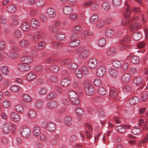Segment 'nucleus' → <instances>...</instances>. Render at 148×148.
<instances>
[{
	"label": "nucleus",
	"mask_w": 148,
	"mask_h": 148,
	"mask_svg": "<svg viewBox=\"0 0 148 148\" xmlns=\"http://www.w3.org/2000/svg\"><path fill=\"white\" fill-rule=\"evenodd\" d=\"M84 86L85 92L88 95H91L94 93V88L89 80H86L84 83Z\"/></svg>",
	"instance_id": "f257e3e1"
},
{
	"label": "nucleus",
	"mask_w": 148,
	"mask_h": 148,
	"mask_svg": "<svg viewBox=\"0 0 148 148\" xmlns=\"http://www.w3.org/2000/svg\"><path fill=\"white\" fill-rule=\"evenodd\" d=\"M76 51L79 54V57L81 59H83L87 57L89 54V50L86 49L82 47H79L76 48Z\"/></svg>",
	"instance_id": "f03ea898"
},
{
	"label": "nucleus",
	"mask_w": 148,
	"mask_h": 148,
	"mask_svg": "<svg viewBox=\"0 0 148 148\" xmlns=\"http://www.w3.org/2000/svg\"><path fill=\"white\" fill-rule=\"evenodd\" d=\"M45 35V33L41 31H36L32 36V41L34 42H38L40 38H42Z\"/></svg>",
	"instance_id": "7ed1b4c3"
},
{
	"label": "nucleus",
	"mask_w": 148,
	"mask_h": 148,
	"mask_svg": "<svg viewBox=\"0 0 148 148\" xmlns=\"http://www.w3.org/2000/svg\"><path fill=\"white\" fill-rule=\"evenodd\" d=\"M46 13L50 18H54L56 16V12L55 10L52 8L49 7L46 10Z\"/></svg>",
	"instance_id": "20e7f679"
},
{
	"label": "nucleus",
	"mask_w": 148,
	"mask_h": 148,
	"mask_svg": "<svg viewBox=\"0 0 148 148\" xmlns=\"http://www.w3.org/2000/svg\"><path fill=\"white\" fill-rule=\"evenodd\" d=\"M30 68L31 66L28 64H19L17 66L18 70L21 71H28Z\"/></svg>",
	"instance_id": "39448f33"
},
{
	"label": "nucleus",
	"mask_w": 148,
	"mask_h": 148,
	"mask_svg": "<svg viewBox=\"0 0 148 148\" xmlns=\"http://www.w3.org/2000/svg\"><path fill=\"white\" fill-rule=\"evenodd\" d=\"M97 64V60L95 58L90 59L88 63V67L90 69H94Z\"/></svg>",
	"instance_id": "423d86ee"
},
{
	"label": "nucleus",
	"mask_w": 148,
	"mask_h": 148,
	"mask_svg": "<svg viewBox=\"0 0 148 148\" xmlns=\"http://www.w3.org/2000/svg\"><path fill=\"white\" fill-rule=\"evenodd\" d=\"M21 60L23 63L29 64L33 61L34 58L32 56H25L21 58Z\"/></svg>",
	"instance_id": "0eeeda50"
},
{
	"label": "nucleus",
	"mask_w": 148,
	"mask_h": 148,
	"mask_svg": "<svg viewBox=\"0 0 148 148\" xmlns=\"http://www.w3.org/2000/svg\"><path fill=\"white\" fill-rule=\"evenodd\" d=\"M62 10L64 14L69 15L73 12V9L71 6L67 5L63 7Z\"/></svg>",
	"instance_id": "6e6552de"
},
{
	"label": "nucleus",
	"mask_w": 148,
	"mask_h": 148,
	"mask_svg": "<svg viewBox=\"0 0 148 148\" xmlns=\"http://www.w3.org/2000/svg\"><path fill=\"white\" fill-rule=\"evenodd\" d=\"M30 24L32 27L34 29H37L39 27L40 23L38 20L35 18H33L31 19Z\"/></svg>",
	"instance_id": "1a4fd4ad"
},
{
	"label": "nucleus",
	"mask_w": 148,
	"mask_h": 148,
	"mask_svg": "<svg viewBox=\"0 0 148 148\" xmlns=\"http://www.w3.org/2000/svg\"><path fill=\"white\" fill-rule=\"evenodd\" d=\"M22 135L25 137L28 138L31 135V130L30 128H25L23 129L21 131Z\"/></svg>",
	"instance_id": "9d476101"
},
{
	"label": "nucleus",
	"mask_w": 148,
	"mask_h": 148,
	"mask_svg": "<svg viewBox=\"0 0 148 148\" xmlns=\"http://www.w3.org/2000/svg\"><path fill=\"white\" fill-rule=\"evenodd\" d=\"M10 117L15 122H19L21 120L20 116L17 113L12 112L10 114Z\"/></svg>",
	"instance_id": "9b49d317"
},
{
	"label": "nucleus",
	"mask_w": 148,
	"mask_h": 148,
	"mask_svg": "<svg viewBox=\"0 0 148 148\" xmlns=\"http://www.w3.org/2000/svg\"><path fill=\"white\" fill-rule=\"evenodd\" d=\"M6 57H8L10 58L13 60H15L19 57L18 54L14 52H9L6 53Z\"/></svg>",
	"instance_id": "f8f14e48"
},
{
	"label": "nucleus",
	"mask_w": 148,
	"mask_h": 148,
	"mask_svg": "<svg viewBox=\"0 0 148 148\" xmlns=\"http://www.w3.org/2000/svg\"><path fill=\"white\" fill-rule=\"evenodd\" d=\"M30 45V42L29 40L22 39L20 40L19 42V45L22 47L25 48L27 47Z\"/></svg>",
	"instance_id": "ddd939ff"
},
{
	"label": "nucleus",
	"mask_w": 148,
	"mask_h": 148,
	"mask_svg": "<svg viewBox=\"0 0 148 148\" xmlns=\"http://www.w3.org/2000/svg\"><path fill=\"white\" fill-rule=\"evenodd\" d=\"M11 126L9 123L5 124L2 128V131L3 133L7 134L9 133L11 130Z\"/></svg>",
	"instance_id": "4468645a"
},
{
	"label": "nucleus",
	"mask_w": 148,
	"mask_h": 148,
	"mask_svg": "<svg viewBox=\"0 0 148 148\" xmlns=\"http://www.w3.org/2000/svg\"><path fill=\"white\" fill-rule=\"evenodd\" d=\"M105 34L107 37L110 38L114 36V32L113 29L109 28L105 30Z\"/></svg>",
	"instance_id": "2eb2a0df"
},
{
	"label": "nucleus",
	"mask_w": 148,
	"mask_h": 148,
	"mask_svg": "<svg viewBox=\"0 0 148 148\" xmlns=\"http://www.w3.org/2000/svg\"><path fill=\"white\" fill-rule=\"evenodd\" d=\"M99 19V17L98 15L96 14H94L92 15L90 18L89 22L91 24H95Z\"/></svg>",
	"instance_id": "dca6fc26"
},
{
	"label": "nucleus",
	"mask_w": 148,
	"mask_h": 148,
	"mask_svg": "<svg viewBox=\"0 0 148 148\" xmlns=\"http://www.w3.org/2000/svg\"><path fill=\"white\" fill-rule=\"evenodd\" d=\"M36 76V74L34 71L29 72L27 75V79L28 81H32L35 79Z\"/></svg>",
	"instance_id": "f3484780"
},
{
	"label": "nucleus",
	"mask_w": 148,
	"mask_h": 148,
	"mask_svg": "<svg viewBox=\"0 0 148 148\" xmlns=\"http://www.w3.org/2000/svg\"><path fill=\"white\" fill-rule=\"evenodd\" d=\"M141 24L138 23H136L133 24L131 27H130V30L131 31L134 30H138L140 29Z\"/></svg>",
	"instance_id": "a211bd4d"
},
{
	"label": "nucleus",
	"mask_w": 148,
	"mask_h": 148,
	"mask_svg": "<svg viewBox=\"0 0 148 148\" xmlns=\"http://www.w3.org/2000/svg\"><path fill=\"white\" fill-rule=\"evenodd\" d=\"M41 129L38 126H35L33 128V134L35 136H38L41 133Z\"/></svg>",
	"instance_id": "6ab92c4d"
},
{
	"label": "nucleus",
	"mask_w": 148,
	"mask_h": 148,
	"mask_svg": "<svg viewBox=\"0 0 148 148\" xmlns=\"http://www.w3.org/2000/svg\"><path fill=\"white\" fill-rule=\"evenodd\" d=\"M21 27L22 29L25 32L28 31L30 28L29 24L27 22H23L21 24Z\"/></svg>",
	"instance_id": "aec40b11"
},
{
	"label": "nucleus",
	"mask_w": 148,
	"mask_h": 148,
	"mask_svg": "<svg viewBox=\"0 0 148 148\" xmlns=\"http://www.w3.org/2000/svg\"><path fill=\"white\" fill-rule=\"evenodd\" d=\"M57 105L58 103L56 101H52L47 103V107L49 109H53L56 108Z\"/></svg>",
	"instance_id": "412c9836"
},
{
	"label": "nucleus",
	"mask_w": 148,
	"mask_h": 148,
	"mask_svg": "<svg viewBox=\"0 0 148 148\" xmlns=\"http://www.w3.org/2000/svg\"><path fill=\"white\" fill-rule=\"evenodd\" d=\"M69 43V46L71 47H77L80 43V41L79 40H71Z\"/></svg>",
	"instance_id": "4be33fe9"
},
{
	"label": "nucleus",
	"mask_w": 148,
	"mask_h": 148,
	"mask_svg": "<svg viewBox=\"0 0 148 148\" xmlns=\"http://www.w3.org/2000/svg\"><path fill=\"white\" fill-rule=\"evenodd\" d=\"M64 122L66 125L70 126L72 124L73 121L72 118L69 116H67L64 118Z\"/></svg>",
	"instance_id": "5701e85b"
},
{
	"label": "nucleus",
	"mask_w": 148,
	"mask_h": 148,
	"mask_svg": "<svg viewBox=\"0 0 148 148\" xmlns=\"http://www.w3.org/2000/svg\"><path fill=\"white\" fill-rule=\"evenodd\" d=\"M131 79V76L128 73L124 74L121 77V79L123 82H128Z\"/></svg>",
	"instance_id": "b1692460"
},
{
	"label": "nucleus",
	"mask_w": 148,
	"mask_h": 148,
	"mask_svg": "<svg viewBox=\"0 0 148 148\" xmlns=\"http://www.w3.org/2000/svg\"><path fill=\"white\" fill-rule=\"evenodd\" d=\"M141 36L142 35L140 33L136 32L132 35L131 37L134 40H138L141 38Z\"/></svg>",
	"instance_id": "393cba45"
},
{
	"label": "nucleus",
	"mask_w": 148,
	"mask_h": 148,
	"mask_svg": "<svg viewBox=\"0 0 148 148\" xmlns=\"http://www.w3.org/2000/svg\"><path fill=\"white\" fill-rule=\"evenodd\" d=\"M0 69L1 72L4 75H8L9 73L8 68L6 66H2L0 68Z\"/></svg>",
	"instance_id": "a878e982"
},
{
	"label": "nucleus",
	"mask_w": 148,
	"mask_h": 148,
	"mask_svg": "<svg viewBox=\"0 0 148 148\" xmlns=\"http://www.w3.org/2000/svg\"><path fill=\"white\" fill-rule=\"evenodd\" d=\"M46 127L49 131L51 132L53 131L56 129L55 125L51 122L48 123L46 126Z\"/></svg>",
	"instance_id": "bb28decb"
},
{
	"label": "nucleus",
	"mask_w": 148,
	"mask_h": 148,
	"mask_svg": "<svg viewBox=\"0 0 148 148\" xmlns=\"http://www.w3.org/2000/svg\"><path fill=\"white\" fill-rule=\"evenodd\" d=\"M48 28L49 30L51 32L53 33H56L59 30L58 27L53 25H49Z\"/></svg>",
	"instance_id": "cd10ccee"
},
{
	"label": "nucleus",
	"mask_w": 148,
	"mask_h": 148,
	"mask_svg": "<svg viewBox=\"0 0 148 148\" xmlns=\"http://www.w3.org/2000/svg\"><path fill=\"white\" fill-rule=\"evenodd\" d=\"M139 98L137 97H132L129 100L130 104L131 105H133L139 102Z\"/></svg>",
	"instance_id": "c85d7f7f"
},
{
	"label": "nucleus",
	"mask_w": 148,
	"mask_h": 148,
	"mask_svg": "<svg viewBox=\"0 0 148 148\" xmlns=\"http://www.w3.org/2000/svg\"><path fill=\"white\" fill-rule=\"evenodd\" d=\"M71 82L70 79L68 78L63 79L61 82V84L62 86L66 87L69 85Z\"/></svg>",
	"instance_id": "c756f323"
},
{
	"label": "nucleus",
	"mask_w": 148,
	"mask_h": 148,
	"mask_svg": "<svg viewBox=\"0 0 148 148\" xmlns=\"http://www.w3.org/2000/svg\"><path fill=\"white\" fill-rule=\"evenodd\" d=\"M69 95L70 100L72 99L79 98L78 95L75 92L72 91L69 92Z\"/></svg>",
	"instance_id": "7c9ffc66"
},
{
	"label": "nucleus",
	"mask_w": 148,
	"mask_h": 148,
	"mask_svg": "<svg viewBox=\"0 0 148 148\" xmlns=\"http://www.w3.org/2000/svg\"><path fill=\"white\" fill-rule=\"evenodd\" d=\"M142 79L140 77H137L134 78L133 81V83L136 86H139L142 83Z\"/></svg>",
	"instance_id": "2f4dec72"
},
{
	"label": "nucleus",
	"mask_w": 148,
	"mask_h": 148,
	"mask_svg": "<svg viewBox=\"0 0 148 148\" xmlns=\"http://www.w3.org/2000/svg\"><path fill=\"white\" fill-rule=\"evenodd\" d=\"M55 37L57 40L61 41L65 39V36L64 34L60 33L56 34L55 36Z\"/></svg>",
	"instance_id": "473e14b6"
},
{
	"label": "nucleus",
	"mask_w": 148,
	"mask_h": 148,
	"mask_svg": "<svg viewBox=\"0 0 148 148\" xmlns=\"http://www.w3.org/2000/svg\"><path fill=\"white\" fill-rule=\"evenodd\" d=\"M51 45L53 48H60L63 47L64 44L59 42H53L51 43Z\"/></svg>",
	"instance_id": "72a5a7b5"
},
{
	"label": "nucleus",
	"mask_w": 148,
	"mask_h": 148,
	"mask_svg": "<svg viewBox=\"0 0 148 148\" xmlns=\"http://www.w3.org/2000/svg\"><path fill=\"white\" fill-rule=\"evenodd\" d=\"M108 72L112 77H116L118 74L117 71L115 69H110L108 70Z\"/></svg>",
	"instance_id": "f704fd0d"
},
{
	"label": "nucleus",
	"mask_w": 148,
	"mask_h": 148,
	"mask_svg": "<svg viewBox=\"0 0 148 148\" xmlns=\"http://www.w3.org/2000/svg\"><path fill=\"white\" fill-rule=\"evenodd\" d=\"M118 90L114 88H111L110 91V95L112 98L115 97L117 94Z\"/></svg>",
	"instance_id": "c9c22d12"
},
{
	"label": "nucleus",
	"mask_w": 148,
	"mask_h": 148,
	"mask_svg": "<svg viewBox=\"0 0 148 148\" xmlns=\"http://www.w3.org/2000/svg\"><path fill=\"white\" fill-rule=\"evenodd\" d=\"M112 66L115 68H119L121 66L120 62L117 60H113L112 62Z\"/></svg>",
	"instance_id": "e433bc0d"
},
{
	"label": "nucleus",
	"mask_w": 148,
	"mask_h": 148,
	"mask_svg": "<svg viewBox=\"0 0 148 148\" xmlns=\"http://www.w3.org/2000/svg\"><path fill=\"white\" fill-rule=\"evenodd\" d=\"M82 30V28L79 25H75L72 29V32H75L79 33Z\"/></svg>",
	"instance_id": "4c0bfd02"
},
{
	"label": "nucleus",
	"mask_w": 148,
	"mask_h": 148,
	"mask_svg": "<svg viewBox=\"0 0 148 148\" xmlns=\"http://www.w3.org/2000/svg\"><path fill=\"white\" fill-rule=\"evenodd\" d=\"M13 35L16 38H20L22 36V33L20 29H16L14 31Z\"/></svg>",
	"instance_id": "58836bf2"
},
{
	"label": "nucleus",
	"mask_w": 148,
	"mask_h": 148,
	"mask_svg": "<svg viewBox=\"0 0 148 148\" xmlns=\"http://www.w3.org/2000/svg\"><path fill=\"white\" fill-rule=\"evenodd\" d=\"M44 104L43 102L41 100H38L36 103L35 107L36 109L41 108Z\"/></svg>",
	"instance_id": "ea45409f"
},
{
	"label": "nucleus",
	"mask_w": 148,
	"mask_h": 148,
	"mask_svg": "<svg viewBox=\"0 0 148 148\" xmlns=\"http://www.w3.org/2000/svg\"><path fill=\"white\" fill-rule=\"evenodd\" d=\"M140 129L138 126L133 127L131 130L132 133L134 135L138 134L140 132Z\"/></svg>",
	"instance_id": "a19ab883"
},
{
	"label": "nucleus",
	"mask_w": 148,
	"mask_h": 148,
	"mask_svg": "<svg viewBox=\"0 0 148 148\" xmlns=\"http://www.w3.org/2000/svg\"><path fill=\"white\" fill-rule=\"evenodd\" d=\"M116 52V49L114 47H112L109 49L107 51L108 54L110 56L114 55Z\"/></svg>",
	"instance_id": "79ce46f5"
},
{
	"label": "nucleus",
	"mask_w": 148,
	"mask_h": 148,
	"mask_svg": "<svg viewBox=\"0 0 148 148\" xmlns=\"http://www.w3.org/2000/svg\"><path fill=\"white\" fill-rule=\"evenodd\" d=\"M10 89L13 92H18L20 90L21 88L19 86L15 85L11 86L10 88Z\"/></svg>",
	"instance_id": "37998d69"
},
{
	"label": "nucleus",
	"mask_w": 148,
	"mask_h": 148,
	"mask_svg": "<svg viewBox=\"0 0 148 148\" xmlns=\"http://www.w3.org/2000/svg\"><path fill=\"white\" fill-rule=\"evenodd\" d=\"M67 67L71 70H74L77 67V65L75 63L70 62L68 63Z\"/></svg>",
	"instance_id": "c03bdc74"
},
{
	"label": "nucleus",
	"mask_w": 148,
	"mask_h": 148,
	"mask_svg": "<svg viewBox=\"0 0 148 148\" xmlns=\"http://www.w3.org/2000/svg\"><path fill=\"white\" fill-rule=\"evenodd\" d=\"M75 112L77 115L82 116L83 115L84 112L83 110L79 107H77L75 109Z\"/></svg>",
	"instance_id": "a18cd8bd"
},
{
	"label": "nucleus",
	"mask_w": 148,
	"mask_h": 148,
	"mask_svg": "<svg viewBox=\"0 0 148 148\" xmlns=\"http://www.w3.org/2000/svg\"><path fill=\"white\" fill-rule=\"evenodd\" d=\"M12 24L15 25H18L19 23L18 20V17L17 16L15 15H13L12 16Z\"/></svg>",
	"instance_id": "49530a36"
},
{
	"label": "nucleus",
	"mask_w": 148,
	"mask_h": 148,
	"mask_svg": "<svg viewBox=\"0 0 148 148\" xmlns=\"http://www.w3.org/2000/svg\"><path fill=\"white\" fill-rule=\"evenodd\" d=\"M15 110L20 113H22L24 112L23 107L21 105H17L15 106Z\"/></svg>",
	"instance_id": "de8ad7c7"
},
{
	"label": "nucleus",
	"mask_w": 148,
	"mask_h": 148,
	"mask_svg": "<svg viewBox=\"0 0 148 148\" xmlns=\"http://www.w3.org/2000/svg\"><path fill=\"white\" fill-rule=\"evenodd\" d=\"M110 4L107 1H105L102 3V9L106 11L108 10L110 8Z\"/></svg>",
	"instance_id": "09e8293b"
},
{
	"label": "nucleus",
	"mask_w": 148,
	"mask_h": 148,
	"mask_svg": "<svg viewBox=\"0 0 148 148\" xmlns=\"http://www.w3.org/2000/svg\"><path fill=\"white\" fill-rule=\"evenodd\" d=\"M59 69V67L56 65H52L50 67L49 69H47V70H50L53 71L54 72H57Z\"/></svg>",
	"instance_id": "8fccbe9b"
},
{
	"label": "nucleus",
	"mask_w": 148,
	"mask_h": 148,
	"mask_svg": "<svg viewBox=\"0 0 148 148\" xmlns=\"http://www.w3.org/2000/svg\"><path fill=\"white\" fill-rule=\"evenodd\" d=\"M16 6L12 5H9L7 8L8 11L11 13L14 12L16 10Z\"/></svg>",
	"instance_id": "3c124183"
},
{
	"label": "nucleus",
	"mask_w": 148,
	"mask_h": 148,
	"mask_svg": "<svg viewBox=\"0 0 148 148\" xmlns=\"http://www.w3.org/2000/svg\"><path fill=\"white\" fill-rule=\"evenodd\" d=\"M140 58L137 56H133L131 58V62L134 64H136L138 63L139 61Z\"/></svg>",
	"instance_id": "603ef678"
},
{
	"label": "nucleus",
	"mask_w": 148,
	"mask_h": 148,
	"mask_svg": "<svg viewBox=\"0 0 148 148\" xmlns=\"http://www.w3.org/2000/svg\"><path fill=\"white\" fill-rule=\"evenodd\" d=\"M60 60V58H58V59H55L54 60H53V58L51 57L48 58L46 60V63L47 64H50L52 63L53 62H55Z\"/></svg>",
	"instance_id": "864d4df0"
},
{
	"label": "nucleus",
	"mask_w": 148,
	"mask_h": 148,
	"mask_svg": "<svg viewBox=\"0 0 148 148\" xmlns=\"http://www.w3.org/2000/svg\"><path fill=\"white\" fill-rule=\"evenodd\" d=\"M45 44L44 42L43 41L40 42L38 43L37 46H36V48L37 49H42L45 47Z\"/></svg>",
	"instance_id": "5fc2aeb1"
},
{
	"label": "nucleus",
	"mask_w": 148,
	"mask_h": 148,
	"mask_svg": "<svg viewBox=\"0 0 148 148\" xmlns=\"http://www.w3.org/2000/svg\"><path fill=\"white\" fill-rule=\"evenodd\" d=\"M94 84L95 86H99L102 84V80L101 79L97 78L94 80Z\"/></svg>",
	"instance_id": "6e6d98bb"
},
{
	"label": "nucleus",
	"mask_w": 148,
	"mask_h": 148,
	"mask_svg": "<svg viewBox=\"0 0 148 148\" xmlns=\"http://www.w3.org/2000/svg\"><path fill=\"white\" fill-rule=\"evenodd\" d=\"M132 12V11L130 9V8H127L126 9L124 13V15L125 18L129 17Z\"/></svg>",
	"instance_id": "4d7b16f0"
},
{
	"label": "nucleus",
	"mask_w": 148,
	"mask_h": 148,
	"mask_svg": "<svg viewBox=\"0 0 148 148\" xmlns=\"http://www.w3.org/2000/svg\"><path fill=\"white\" fill-rule=\"evenodd\" d=\"M99 3L97 2H95L91 4L90 8L92 10H95L97 9L99 7Z\"/></svg>",
	"instance_id": "13d9d810"
},
{
	"label": "nucleus",
	"mask_w": 148,
	"mask_h": 148,
	"mask_svg": "<svg viewBox=\"0 0 148 148\" xmlns=\"http://www.w3.org/2000/svg\"><path fill=\"white\" fill-rule=\"evenodd\" d=\"M36 113L34 110L30 111L28 113L29 117L31 119H34L36 116Z\"/></svg>",
	"instance_id": "bf43d9fd"
},
{
	"label": "nucleus",
	"mask_w": 148,
	"mask_h": 148,
	"mask_svg": "<svg viewBox=\"0 0 148 148\" xmlns=\"http://www.w3.org/2000/svg\"><path fill=\"white\" fill-rule=\"evenodd\" d=\"M81 71L82 73L84 75H86L88 73V69L85 66H83L82 67Z\"/></svg>",
	"instance_id": "052dcab7"
},
{
	"label": "nucleus",
	"mask_w": 148,
	"mask_h": 148,
	"mask_svg": "<svg viewBox=\"0 0 148 148\" xmlns=\"http://www.w3.org/2000/svg\"><path fill=\"white\" fill-rule=\"evenodd\" d=\"M147 97V93L146 92H143L141 95V101H145Z\"/></svg>",
	"instance_id": "680f3d73"
},
{
	"label": "nucleus",
	"mask_w": 148,
	"mask_h": 148,
	"mask_svg": "<svg viewBox=\"0 0 148 148\" xmlns=\"http://www.w3.org/2000/svg\"><path fill=\"white\" fill-rule=\"evenodd\" d=\"M121 23L124 26H127L128 25L130 29V27H131V21L130 20H127L125 21H123Z\"/></svg>",
	"instance_id": "e2e57ef3"
},
{
	"label": "nucleus",
	"mask_w": 148,
	"mask_h": 148,
	"mask_svg": "<svg viewBox=\"0 0 148 148\" xmlns=\"http://www.w3.org/2000/svg\"><path fill=\"white\" fill-rule=\"evenodd\" d=\"M70 100L72 104L74 105H78L80 103V100L79 98L72 99Z\"/></svg>",
	"instance_id": "0e129e2a"
},
{
	"label": "nucleus",
	"mask_w": 148,
	"mask_h": 148,
	"mask_svg": "<svg viewBox=\"0 0 148 148\" xmlns=\"http://www.w3.org/2000/svg\"><path fill=\"white\" fill-rule=\"evenodd\" d=\"M75 73L76 77L79 78H81L82 76L81 71L79 69H77L75 70Z\"/></svg>",
	"instance_id": "69168bd1"
},
{
	"label": "nucleus",
	"mask_w": 148,
	"mask_h": 148,
	"mask_svg": "<svg viewBox=\"0 0 148 148\" xmlns=\"http://www.w3.org/2000/svg\"><path fill=\"white\" fill-rule=\"evenodd\" d=\"M116 130L121 133H124L125 132V128L124 127L119 125L116 127Z\"/></svg>",
	"instance_id": "338daca9"
},
{
	"label": "nucleus",
	"mask_w": 148,
	"mask_h": 148,
	"mask_svg": "<svg viewBox=\"0 0 148 148\" xmlns=\"http://www.w3.org/2000/svg\"><path fill=\"white\" fill-rule=\"evenodd\" d=\"M69 17L71 21H73L76 20L77 19L78 16L76 13H73L69 16Z\"/></svg>",
	"instance_id": "774afa93"
}]
</instances>
